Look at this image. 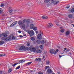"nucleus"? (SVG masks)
<instances>
[{
	"instance_id": "f257e3e1",
	"label": "nucleus",
	"mask_w": 74,
	"mask_h": 74,
	"mask_svg": "<svg viewBox=\"0 0 74 74\" xmlns=\"http://www.w3.org/2000/svg\"><path fill=\"white\" fill-rule=\"evenodd\" d=\"M28 33L30 37H32L33 35H34V31L33 30H31L30 31H28Z\"/></svg>"
},
{
	"instance_id": "f03ea898",
	"label": "nucleus",
	"mask_w": 74,
	"mask_h": 74,
	"mask_svg": "<svg viewBox=\"0 0 74 74\" xmlns=\"http://www.w3.org/2000/svg\"><path fill=\"white\" fill-rule=\"evenodd\" d=\"M40 33H39V34L37 36V38L39 40H41V35L42 34V33H41V31H40Z\"/></svg>"
},
{
	"instance_id": "7ed1b4c3",
	"label": "nucleus",
	"mask_w": 74,
	"mask_h": 74,
	"mask_svg": "<svg viewBox=\"0 0 74 74\" xmlns=\"http://www.w3.org/2000/svg\"><path fill=\"white\" fill-rule=\"evenodd\" d=\"M18 24L19 25H21L22 27H25V24L24 23H23L22 22V21L20 20L18 22Z\"/></svg>"
},
{
	"instance_id": "20e7f679",
	"label": "nucleus",
	"mask_w": 74,
	"mask_h": 74,
	"mask_svg": "<svg viewBox=\"0 0 74 74\" xmlns=\"http://www.w3.org/2000/svg\"><path fill=\"white\" fill-rule=\"evenodd\" d=\"M50 52L51 54H54L55 55V50L53 49H51L50 50Z\"/></svg>"
},
{
	"instance_id": "39448f33",
	"label": "nucleus",
	"mask_w": 74,
	"mask_h": 74,
	"mask_svg": "<svg viewBox=\"0 0 74 74\" xmlns=\"http://www.w3.org/2000/svg\"><path fill=\"white\" fill-rule=\"evenodd\" d=\"M25 47L24 46H22L19 48V50H20V51H22V50L25 51Z\"/></svg>"
},
{
	"instance_id": "423d86ee",
	"label": "nucleus",
	"mask_w": 74,
	"mask_h": 74,
	"mask_svg": "<svg viewBox=\"0 0 74 74\" xmlns=\"http://www.w3.org/2000/svg\"><path fill=\"white\" fill-rule=\"evenodd\" d=\"M18 22H17V21H15L11 25L10 27H13V26H14Z\"/></svg>"
},
{
	"instance_id": "0eeeda50",
	"label": "nucleus",
	"mask_w": 74,
	"mask_h": 74,
	"mask_svg": "<svg viewBox=\"0 0 74 74\" xmlns=\"http://www.w3.org/2000/svg\"><path fill=\"white\" fill-rule=\"evenodd\" d=\"M11 39V36H9L6 38L5 40L7 41H10Z\"/></svg>"
},
{
	"instance_id": "6e6552de",
	"label": "nucleus",
	"mask_w": 74,
	"mask_h": 74,
	"mask_svg": "<svg viewBox=\"0 0 74 74\" xmlns=\"http://www.w3.org/2000/svg\"><path fill=\"white\" fill-rule=\"evenodd\" d=\"M51 2L52 3H53L54 4H58V3H59L58 1H53V0H51Z\"/></svg>"
},
{
	"instance_id": "1a4fd4ad",
	"label": "nucleus",
	"mask_w": 74,
	"mask_h": 74,
	"mask_svg": "<svg viewBox=\"0 0 74 74\" xmlns=\"http://www.w3.org/2000/svg\"><path fill=\"white\" fill-rule=\"evenodd\" d=\"M9 10L10 11V10L9 11V12L10 13V14L11 15H12V9H11V7H9Z\"/></svg>"
},
{
	"instance_id": "9d476101",
	"label": "nucleus",
	"mask_w": 74,
	"mask_h": 74,
	"mask_svg": "<svg viewBox=\"0 0 74 74\" xmlns=\"http://www.w3.org/2000/svg\"><path fill=\"white\" fill-rule=\"evenodd\" d=\"M53 26V24L51 23H49L48 25H47V27L49 28H51Z\"/></svg>"
},
{
	"instance_id": "9b49d317",
	"label": "nucleus",
	"mask_w": 74,
	"mask_h": 74,
	"mask_svg": "<svg viewBox=\"0 0 74 74\" xmlns=\"http://www.w3.org/2000/svg\"><path fill=\"white\" fill-rule=\"evenodd\" d=\"M36 52H37V53H41L42 52V51H41V50L40 49H39L36 50Z\"/></svg>"
},
{
	"instance_id": "f8f14e48",
	"label": "nucleus",
	"mask_w": 74,
	"mask_h": 74,
	"mask_svg": "<svg viewBox=\"0 0 74 74\" xmlns=\"http://www.w3.org/2000/svg\"><path fill=\"white\" fill-rule=\"evenodd\" d=\"M41 60V59L40 58H37L35 60V61H38V62H40Z\"/></svg>"
},
{
	"instance_id": "ddd939ff",
	"label": "nucleus",
	"mask_w": 74,
	"mask_h": 74,
	"mask_svg": "<svg viewBox=\"0 0 74 74\" xmlns=\"http://www.w3.org/2000/svg\"><path fill=\"white\" fill-rule=\"evenodd\" d=\"M2 36L3 37H6L8 35L7 34L5 33H2Z\"/></svg>"
},
{
	"instance_id": "4468645a",
	"label": "nucleus",
	"mask_w": 74,
	"mask_h": 74,
	"mask_svg": "<svg viewBox=\"0 0 74 74\" xmlns=\"http://www.w3.org/2000/svg\"><path fill=\"white\" fill-rule=\"evenodd\" d=\"M42 19H48V16H42Z\"/></svg>"
},
{
	"instance_id": "2eb2a0df",
	"label": "nucleus",
	"mask_w": 74,
	"mask_h": 74,
	"mask_svg": "<svg viewBox=\"0 0 74 74\" xmlns=\"http://www.w3.org/2000/svg\"><path fill=\"white\" fill-rule=\"evenodd\" d=\"M25 23L27 24H29V23H30V20L27 19L25 22Z\"/></svg>"
},
{
	"instance_id": "dca6fc26",
	"label": "nucleus",
	"mask_w": 74,
	"mask_h": 74,
	"mask_svg": "<svg viewBox=\"0 0 74 74\" xmlns=\"http://www.w3.org/2000/svg\"><path fill=\"white\" fill-rule=\"evenodd\" d=\"M47 71L49 73H52V71L50 69H48Z\"/></svg>"
},
{
	"instance_id": "f3484780",
	"label": "nucleus",
	"mask_w": 74,
	"mask_h": 74,
	"mask_svg": "<svg viewBox=\"0 0 74 74\" xmlns=\"http://www.w3.org/2000/svg\"><path fill=\"white\" fill-rule=\"evenodd\" d=\"M34 27V25H33V24H31L30 26V29H33Z\"/></svg>"
},
{
	"instance_id": "a211bd4d",
	"label": "nucleus",
	"mask_w": 74,
	"mask_h": 74,
	"mask_svg": "<svg viewBox=\"0 0 74 74\" xmlns=\"http://www.w3.org/2000/svg\"><path fill=\"white\" fill-rule=\"evenodd\" d=\"M36 43L38 44H40L41 43V41L40 40H36Z\"/></svg>"
},
{
	"instance_id": "6ab92c4d",
	"label": "nucleus",
	"mask_w": 74,
	"mask_h": 74,
	"mask_svg": "<svg viewBox=\"0 0 74 74\" xmlns=\"http://www.w3.org/2000/svg\"><path fill=\"white\" fill-rule=\"evenodd\" d=\"M44 1L45 3H49V1H50V0H44Z\"/></svg>"
},
{
	"instance_id": "aec40b11",
	"label": "nucleus",
	"mask_w": 74,
	"mask_h": 74,
	"mask_svg": "<svg viewBox=\"0 0 74 74\" xmlns=\"http://www.w3.org/2000/svg\"><path fill=\"white\" fill-rule=\"evenodd\" d=\"M25 62V60H19V62H20V63H23V62Z\"/></svg>"
},
{
	"instance_id": "412c9836",
	"label": "nucleus",
	"mask_w": 74,
	"mask_h": 74,
	"mask_svg": "<svg viewBox=\"0 0 74 74\" xmlns=\"http://www.w3.org/2000/svg\"><path fill=\"white\" fill-rule=\"evenodd\" d=\"M10 37H11V39L12 38V40H15V38L13 35L11 36Z\"/></svg>"
},
{
	"instance_id": "4be33fe9",
	"label": "nucleus",
	"mask_w": 74,
	"mask_h": 74,
	"mask_svg": "<svg viewBox=\"0 0 74 74\" xmlns=\"http://www.w3.org/2000/svg\"><path fill=\"white\" fill-rule=\"evenodd\" d=\"M68 16L69 18H72L73 15H72V14H70L68 15Z\"/></svg>"
},
{
	"instance_id": "5701e85b",
	"label": "nucleus",
	"mask_w": 74,
	"mask_h": 74,
	"mask_svg": "<svg viewBox=\"0 0 74 74\" xmlns=\"http://www.w3.org/2000/svg\"><path fill=\"white\" fill-rule=\"evenodd\" d=\"M69 34H70V31H67L66 33V35H69Z\"/></svg>"
},
{
	"instance_id": "b1692460",
	"label": "nucleus",
	"mask_w": 74,
	"mask_h": 74,
	"mask_svg": "<svg viewBox=\"0 0 74 74\" xmlns=\"http://www.w3.org/2000/svg\"><path fill=\"white\" fill-rule=\"evenodd\" d=\"M30 39L32 41H34L35 40V38L33 37H31Z\"/></svg>"
},
{
	"instance_id": "393cba45",
	"label": "nucleus",
	"mask_w": 74,
	"mask_h": 74,
	"mask_svg": "<svg viewBox=\"0 0 74 74\" xmlns=\"http://www.w3.org/2000/svg\"><path fill=\"white\" fill-rule=\"evenodd\" d=\"M32 29H33L34 30L36 31L37 30V27H34Z\"/></svg>"
},
{
	"instance_id": "a878e982",
	"label": "nucleus",
	"mask_w": 74,
	"mask_h": 74,
	"mask_svg": "<svg viewBox=\"0 0 74 74\" xmlns=\"http://www.w3.org/2000/svg\"><path fill=\"white\" fill-rule=\"evenodd\" d=\"M29 48L27 47H25V49H24V51H28V50H29Z\"/></svg>"
},
{
	"instance_id": "bb28decb",
	"label": "nucleus",
	"mask_w": 74,
	"mask_h": 74,
	"mask_svg": "<svg viewBox=\"0 0 74 74\" xmlns=\"http://www.w3.org/2000/svg\"><path fill=\"white\" fill-rule=\"evenodd\" d=\"M18 64V63H15L12 64V66H13V67H15V66H16V64Z\"/></svg>"
},
{
	"instance_id": "cd10ccee",
	"label": "nucleus",
	"mask_w": 74,
	"mask_h": 74,
	"mask_svg": "<svg viewBox=\"0 0 74 74\" xmlns=\"http://www.w3.org/2000/svg\"><path fill=\"white\" fill-rule=\"evenodd\" d=\"M30 45V43L29 42H27V47H29Z\"/></svg>"
},
{
	"instance_id": "c85d7f7f",
	"label": "nucleus",
	"mask_w": 74,
	"mask_h": 74,
	"mask_svg": "<svg viewBox=\"0 0 74 74\" xmlns=\"http://www.w3.org/2000/svg\"><path fill=\"white\" fill-rule=\"evenodd\" d=\"M36 48H35L32 47V51H33L34 52H35L36 51Z\"/></svg>"
},
{
	"instance_id": "c756f323",
	"label": "nucleus",
	"mask_w": 74,
	"mask_h": 74,
	"mask_svg": "<svg viewBox=\"0 0 74 74\" xmlns=\"http://www.w3.org/2000/svg\"><path fill=\"white\" fill-rule=\"evenodd\" d=\"M32 63V62H28L27 63L26 65H27V66H28V65H29V64H31V63Z\"/></svg>"
},
{
	"instance_id": "7c9ffc66",
	"label": "nucleus",
	"mask_w": 74,
	"mask_h": 74,
	"mask_svg": "<svg viewBox=\"0 0 74 74\" xmlns=\"http://www.w3.org/2000/svg\"><path fill=\"white\" fill-rule=\"evenodd\" d=\"M45 42L44 41V40H42L41 41V43L42 44H44Z\"/></svg>"
},
{
	"instance_id": "2f4dec72",
	"label": "nucleus",
	"mask_w": 74,
	"mask_h": 74,
	"mask_svg": "<svg viewBox=\"0 0 74 74\" xmlns=\"http://www.w3.org/2000/svg\"><path fill=\"white\" fill-rule=\"evenodd\" d=\"M59 51V50L57 49L56 50V51H54V55H56V53Z\"/></svg>"
},
{
	"instance_id": "473e14b6",
	"label": "nucleus",
	"mask_w": 74,
	"mask_h": 74,
	"mask_svg": "<svg viewBox=\"0 0 74 74\" xmlns=\"http://www.w3.org/2000/svg\"><path fill=\"white\" fill-rule=\"evenodd\" d=\"M4 44V41H1L0 42V45H2V44Z\"/></svg>"
},
{
	"instance_id": "72a5a7b5",
	"label": "nucleus",
	"mask_w": 74,
	"mask_h": 74,
	"mask_svg": "<svg viewBox=\"0 0 74 74\" xmlns=\"http://www.w3.org/2000/svg\"><path fill=\"white\" fill-rule=\"evenodd\" d=\"M6 54H0V57H2V56H5Z\"/></svg>"
},
{
	"instance_id": "f704fd0d",
	"label": "nucleus",
	"mask_w": 74,
	"mask_h": 74,
	"mask_svg": "<svg viewBox=\"0 0 74 74\" xmlns=\"http://www.w3.org/2000/svg\"><path fill=\"white\" fill-rule=\"evenodd\" d=\"M29 49L30 51H32V46L29 47Z\"/></svg>"
},
{
	"instance_id": "c9c22d12",
	"label": "nucleus",
	"mask_w": 74,
	"mask_h": 74,
	"mask_svg": "<svg viewBox=\"0 0 74 74\" xmlns=\"http://www.w3.org/2000/svg\"><path fill=\"white\" fill-rule=\"evenodd\" d=\"M49 66H46L45 67V70H47V69H49Z\"/></svg>"
},
{
	"instance_id": "e433bc0d",
	"label": "nucleus",
	"mask_w": 74,
	"mask_h": 74,
	"mask_svg": "<svg viewBox=\"0 0 74 74\" xmlns=\"http://www.w3.org/2000/svg\"><path fill=\"white\" fill-rule=\"evenodd\" d=\"M12 71V69H10L8 70V72L9 73H11V72Z\"/></svg>"
},
{
	"instance_id": "4c0bfd02",
	"label": "nucleus",
	"mask_w": 74,
	"mask_h": 74,
	"mask_svg": "<svg viewBox=\"0 0 74 74\" xmlns=\"http://www.w3.org/2000/svg\"><path fill=\"white\" fill-rule=\"evenodd\" d=\"M46 64H49V63H50V62H49V61H47L46 62Z\"/></svg>"
},
{
	"instance_id": "58836bf2",
	"label": "nucleus",
	"mask_w": 74,
	"mask_h": 74,
	"mask_svg": "<svg viewBox=\"0 0 74 74\" xmlns=\"http://www.w3.org/2000/svg\"><path fill=\"white\" fill-rule=\"evenodd\" d=\"M1 7H4V5L3 3H2L1 5Z\"/></svg>"
},
{
	"instance_id": "ea45409f",
	"label": "nucleus",
	"mask_w": 74,
	"mask_h": 74,
	"mask_svg": "<svg viewBox=\"0 0 74 74\" xmlns=\"http://www.w3.org/2000/svg\"><path fill=\"white\" fill-rule=\"evenodd\" d=\"M3 12V10L2 9L0 8V13L1 14V13H2Z\"/></svg>"
},
{
	"instance_id": "a19ab883",
	"label": "nucleus",
	"mask_w": 74,
	"mask_h": 74,
	"mask_svg": "<svg viewBox=\"0 0 74 74\" xmlns=\"http://www.w3.org/2000/svg\"><path fill=\"white\" fill-rule=\"evenodd\" d=\"M61 32L62 33H64V29H61Z\"/></svg>"
},
{
	"instance_id": "79ce46f5",
	"label": "nucleus",
	"mask_w": 74,
	"mask_h": 74,
	"mask_svg": "<svg viewBox=\"0 0 74 74\" xmlns=\"http://www.w3.org/2000/svg\"><path fill=\"white\" fill-rule=\"evenodd\" d=\"M71 12H74V8H72L71 9Z\"/></svg>"
},
{
	"instance_id": "37998d69",
	"label": "nucleus",
	"mask_w": 74,
	"mask_h": 74,
	"mask_svg": "<svg viewBox=\"0 0 74 74\" xmlns=\"http://www.w3.org/2000/svg\"><path fill=\"white\" fill-rule=\"evenodd\" d=\"M40 47L41 49H42V48H43V45H40Z\"/></svg>"
},
{
	"instance_id": "c03bdc74",
	"label": "nucleus",
	"mask_w": 74,
	"mask_h": 74,
	"mask_svg": "<svg viewBox=\"0 0 74 74\" xmlns=\"http://www.w3.org/2000/svg\"><path fill=\"white\" fill-rule=\"evenodd\" d=\"M20 67L21 66H18L16 67V70H18V69H20Z\"/></svg>"
},
{
	"instance_id": "a18cd8bd",
	"label": "nucleus",
	"mask_w": 74,
	"mask_h": 74,
	"mask_svg": "<svg viewBox=\"0 0 74 74\" xmlns=\"http://www.w3.org/2000/svg\"><path fill=\"white\" fill-rule=\"evenodd\" d=\"M23 23H25V22H26V19H24L23 21Z\"/></svg>"
},
{
	"instance_id": "49530a36",
	"label": "nucleus",
	"mask_w": 74,
	"mask_h": 74,
	"mask_svg": "<svg viewBox=\"0 0 74 74\" xmlns=\"http://www.w3.org/2000/svg\"><path fill=\"white\" fill-rule=\"evenodd\" d=\"M38 74H43V73L41 72H39L38 73Z\"/></svg>"
},
{
	"instance_id": "de8ad7c7",
	"label": "nucleus",
	"mask_w": 74,
	"mask_h": 74,
	"mask_svg": "<svg viewBox=\"0 0 74 74\" xmlns=\"http://www.w3.org/2000/svg\"><path fill=\"white\" fill-rule=\"evenodd\" d=\"M1 39L2 40H5V39L4 37L2 38Z\"/></svg>"
},
{
	"instance_id": "09e8293b",
	"label": "nucleus",
	"mask_w": 74,
	"mask_h": 74,
	"mask_svg": "<svg viewBox=\"0 0 74 74\" xmlns=\"http://www.w3.org/2000/svg\"><path fill=\"white\" fill-rule=\"evenodd\" d=\"M66 8H70V6H67L66 7Z\"/></svg>"
},
{
	"instance_id": "8fccbe9b",
	"label": "nucleus",
	"mask_w": 74,
	"mask_h": 74,
	"mask_svg": "<svg viewBox=\"0 0 74 74\" xmlns=\"http://www.w3.org/2000/svg\"><path fill=\"white\" fill-rule=\"evenodd\" d=\"M69 51H70V49H68L66 51V52H69Z\"/></svg>"
},
{
	"instance_id": "3c124183",
	"label": "nucleus",
	"mask_w": 74,
	"mask_h": 74,
	"mask_svg": "<svg viewBox=\"0 0 74 74\" xmlns=\"http://www.w3.org/2000/svg\"><path fill=\"white\" fill-rule=\"evenodd\" d=\"M36 34H38V31H36Z\"/></svg>"
},
{
	"instance_id": "603ef678",
	"label": "nucleus",
	"mask_w": 74,
	"mask_h": 74,
	"mask_svg": "<svg viewBox=\"0 0 74 74\" xmlns=\"http://www.w3.org/2000/svg\"><path fill=\"white\" fill-rule=\"evenodd\" d=\"M20 37H21V38H22V37H23V36H22V35H20Z\"/></svg>"
},
{
	"instance_id": "864d4df0",
	"label": "nucleus",
	"mask_w": 74,
	"mask_h": 74,
	"mask_svg": "<svg viewBox=\"0 0 74 74\" xmlns=\"http://www.w3.org/2000/svg\"><path fill=\"white\" fill-rule=\"evenodd\" d=\"M2 73H3L2 71H0V74H2Z\"/></svg>"
},
{
	"instance_id": "5fc2aeb1",
	"label": "nucleus",
	"mask_w": 74,
	"mask_h": 74,
	"mask_svg": "<svg viewBox=\"0 0 74 74\" xmlns=\"http://www.w3.org/2000/svg\"><path fill=\"white\" fill-rule=\"evenodd\" d=\"M18 33H21V32H22L21 31H18Z\"/></svg>"
},
{
	"instance_id": "6e6d98bb",
	"label": "nucleus",
	"mask_w": 74,
	"mask_h": 74,
	"mask_svg": "<svg viewBox=\"0 0 74 74\" xmlns=\"http://www.w3.org/2000/svg\"><path fill=\"white\" fill-rule=\"evenodd\" d=\"M59 58H61L62 56H61L60 55H59Z\"/></svg>"
},
{
	"instance_id": "4d7b16f0",
	"label": "nucleus",
	"mask_w": 74,
	"mask_h": 74,
	"mask_svg": "<svg viewBox=\"0 0 74 74\" xmlns=\"http://www.w3.org/2000/svg\"><path fill=\"white\" fill-rule=\"evenodd\" d=\"M31 73L33 72V70L31 71Z\"/></svg>"
},
{
	"instance_id": "13d9d810",
	"label": "nucleus",
	"mask_w": 74,
	"mask_h": 74,
	"mask_svg": "<svg viewBox=\"0 0 74 74\" xmlns=\"http://www.w3.org/2000/svg\"><path fill=\"white\" fill-rule=\"evenodd\" d=\"M56 25H57V26H59V24H57Z\"/></svg>"
},
{
	"instance_id": "bf43d9fd",
	"label": "nucleus",
	"mask_w": 74,
	"mask_h": 74,
	"mask_svg": "<svg viewBox=\"0 0 74 74\" xmlns=\"http://www.w3.org/2000/svg\"><path fill=\"white\" fill-rule=\"evenodd\" d=\"M72 25H73V26L74 27V25L72 24Z\"/></svg>"
},
{
	"instance_id": "052dcab7",
	"label": "nucleus",
	"mask_w": 74,
	"mask_h": 74,
	"mask_svg": "<svg viewBox=\"0 0 74 74\" xmlns=\"http://www.w3.org/2000/svg\"><path fill=\"white\" fill-rule=\"evenodd\" d=\"M66 49V48H64V51H65Z\"/></svg>"
},
{
	"instance_id": "680f3d73",
	"label": "nucleus",
	"mask_w": 74,
	"mask_h": 74,
	"mask_svg": "<svg viewBox=\"0 0 74 74\" xmlns=\"http://www.w3.org/2000/svg\"><path fill=\"white\" fill-rule=\"evenodd\" d=\"M70 53V55H71V53L70 52V53Z\"/></svg>"
},
{
	"instance_id": "e2e57ef3",
	"label": "nucleus",
	"mask_w": 74,
	"mask_h": 74,
	"mask_svg": "<svg viewBox=\"0 0 74 74\" xmlns=\"http://www.w3.org/2000/svg\"><path fill=\"white\" fill-rule=\"evenodd\" d=\"M43 58H45V56H43Z\"/></svg>"
},
{
	"instance_id": "0e129e2a",
	"label": "nucleus",
	"mask_w": 74,
	"mask_h": 74,
	"mask_svg": "<svg viewBox=\"0 0 74 74\" xmlns=\"http://www.w3.org/2000/svg\"><path fill=\"white\" fill-rule=\"evenodd\" d=\"M2 34H0V36H1Z\"/></svg>"
},
{
	"instance_id": "69168bd1",
	"label": "nucleus",
	"mask_w": 74,
	"mask_h": 74,
	"mask_svg": "<svg viewBox=\"0 0 74 74\" xmlns=\"http://www.w3.org/2000/svg\"><path fill=\"white\" fill-rule=\"evenodd\" d=\"M60 28H61V29H62V27H60Z\"/></svg>"
},
{
	"instance_id": "338daca9",
	"label": "nucleus",
	"mask_w": 74,
	"mask_h": 74,
	"mask_svg": "<svg viewBox=\"0 0 74 74\" xmlns=\"http://www.w3.org/2000/svg\"><path fill=\"white\" fill-rule=\"evenodd\" d=\"M53 74H55V73H53Z\"/></svg>"
}]
</instances>
